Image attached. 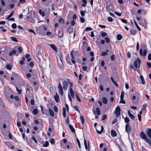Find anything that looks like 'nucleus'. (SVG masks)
I'll return each instance as SVG.
<instances>
[{
    "instance_id": "393cba45",
    "label": "nucleus",
    "mask_w": 151,
    "mask_h": 151,
    "mask_svg": "<svg viewBox=\"0 0 151 151\" xmlns=\"http://www.w3.org/2000/svg\"><path fill=\"white\" fill-rule=\"evenodd\" d=\"M69 126L70 129L71 130V131L73 132H75V129L73 126L70 124L69 125Z\"/></svg>"
},
{
    "instance_id": "13d9d810",
    "label": "nucleus",
    "mask_w": 151,
    "mask_h": 151,
    "mask_svg": "<svg viewBox=\"0 0 151 151\" xmlns=\"http://www.w3.org/2000/svg\"><path fill=\"white\" fill-rule=\"evenodd\" d=\"M106 32H103L101 33V36L103 37L106 36Z\"/></svg>"
},
{
    "instance_id": "f03ea898",
    "label": "nucleus",
    "mask_w": 151,
    "mask_h": 151,
    "mask_svg": "<svg viewBox=\"0 0 151 151\" xmlns=\"http://www.w3.org/2000/svg\"><path fill=\"white\" fill-rule=\"evenodd\" d=\"M58 88V91L59 92V94L60 95L63 96V92L62 86L60 82L59 83Z\"/></svg>"
},
{
    "instance_id": "0eeeda50",
    "label": "nucleus",
    "mask_w": 151,
    "mask_h": 151,
    "mask_svg": "<svg viewBox=\"0 0 151 151\" xmlns=\"http://www.w3.org/2000/svg\"><path fill=\"white\" fill-rule=\"evenodd\" d=\"M141 63V60L139 59V58H138L137 59L134 61V65L135 67L136 68H137L138 66L137 64L138 63L139 65L140 63Z\"/></svg>"
},
{
    "instance_id": "774afa93",
    "label": "nucleus",
    "mask_w": 151,
    "mask_h": 151,
    "mask_svg": "<svg viewBox=\"0 0 151 151\" xmlns=\"http://www.w3.org/2000/svg\"><path fill=\"white\" fill-rule=\"evenodd\" d=\"M148 59L149 60H151V54H150L148 55Z\"/></svg>"
},
{
    "instance_id": "9d476101",
    "label": "nucleus",
    "mask_w": 151,
    "mask_h": 151,
    "mask_svg": "<svg viewBox=\"0 0 151 151\" xmlns=\"http://www.w3.org/2000/svg\"><path fill=\"white\" fill-rule=\"evenodd\" d=\"M11 91L9 88H6L4 91V93L6 96H8L9 94L11 93Z\"/></svg>"
},
{
    "instance_id": "412c9836",
    "label": "nucleus",
    "mask_w": 151,
    "mask_h": 151,
    "mask_svg": "<svg viewBox=\"0 0 151 151\" xmlns=\"http://www.w3.org/2000/svg\"><path fill=\"white\" fill-rule=\"evenodd\" d=\"M39 13L42 16H44L45 15V13L44 11H42L41 9L39 10Z\"/></svg>"
},
{
    "instance_id": "864d4df0",
    "label": "nucleus",
    "mask_w": 151,
    "mask_h": 151,
    "mask_svg": "<svg viewBox=\"0 0 151 151\" xmlns=\"http://www.w3.org/2000/svg\"><path fill=\"white\" fill-rule=\"evenodd\" d=\"M105 40L106 42L109 43V42L110 40L108 37H106L105 38Z\"/></svg>"
},
{
    "instance_id": "72a5a7b5",
    "label": "nucleus",
    "mask_w": 151,
    "mask_h": 151,
    "mask_svg": "<svg viewBox=\"0 0 151 151\" xmlns=\"http://www.w3.org/2000/svg\"><path fill=\"white\" fill-rule=\"evenodd\" d=\"M49 144V142L47 141H46L45 144L43 145V146L44 147H47L48 146Z\"/></svg>"
},
{
    "instance_id": "dca6fc26",
    "label": "nucleus",
    "mask_w": 151,
    "mask_h": 151,
    "mask_svg": "<svg viewBox=\"0 0 151 151\" xmlns=\"http://www.w3.org/2000/svg\"><path fill=\"white\" fill-rule=\"evenodd\" d=\"M70 95L73 98H74L75 97L74 93L71 87L70 88Z\"/></svg>"
},
{
    "instance_id": "bb28decb",
    "label": "nucleus",
    "mask_w": 151,
    "mask_h": 151,
    "mask_svg": "<svg viewBox=\"0 0 151 151\" xmlns=\"http://www.w3.org/2000/svg\"><path fill=\"white\" fill-rule=\"evenodd\" d=\"M102 102L104 104H106L107 103V100L104 97L102 98Z\"/></svg>"
},
{
    "instance_id": "4c0bfd02",
    "label": "nucleus",
    "mask_w": 151,
    "mask_h": 151,
    "mask_svg": "<svg viewBox=\"0 0 151 151\" xmlns=\"http://www.w3.org/2000/svg\"><path fill=\"white\" fill-rule=\"evenodd\" d=\"M134 24L135 25V26H136V27H137V28L139 30H141V29L138 26V25H137V23L136 22V21H134Z\"/></svg>"
},
{
    "instance_id": "8fccbe9b",
    "label": "nucleus",
    "mask_w": 151,
    "mask_h": 151,
    "mask_svg": "<svg viewBox=\"0 0 151 151\" xmlns=\"http://www.w3.org/2000/svg\"><path fill=\"white\" fill-rule=\"evenodd\" d=\"M114 13L115 14L117 15L118 16H121V13H119L116 11H115Z\"/></svg>"
},
{
    "instance_id": "aec40b11",
    "label": "nucleus",
    "mask_w": 151,
    "mask_h": 151,
    "mask_svg": "<svg viewBox=\"0 0 151 151\" xmlns=\"http://www.w3.org/2000/svg\"><path fill=\"white\" fill-rule=\"evenodd\" d=\"M32 89V88L29 87L28 88H27L26 89V94L27 95H29V91H31Z\"/></svg>"
},
{
    "instance_id": "69168bd1",
    "label": "nucleus",
    "mask_w": 151,
    "mask_h": 151,
    "mask_svg": "<svg viewBox=\"0 0 151 151\" xmlns=\"http://www.w3.org/2000/svg\"><path fill=\"white\" fill-rule=\"evenodd\" d=\"M98 26L99 27H101V28H103V29L105 28V27H106V26L105 25H100V24L98 25Z\"/></svg>"
},
{
    "instance_id": "f3484780",
    "label": "nucleus",
    "mask_w": 151,
    "mask_h": 151,
    "mask_svg": "<svg viewBox=\"0 0 151 151\" xmlns=\"http://www.w3.org/2000/svg\"><path fill=\"white\" fill-rule=\"evenodd\" d=\"M17 51L15 50H13L9 52V55L10 56H12L13 55H14L16 54Z\"/></svg>"
},
{
    "instance_id": "3c124183",
    "label": "nucleus",
    "mask_w": 151,
    "mask_h": 151,
    "mask_svg": "<svg viewBox=\"0 0 151 151\" xmlns=\"http://www.w3.org/2000/svg\"><path fill=\"white\" fill-rule=\"evenodd\" d=\"M6 68L7 69H8L9 70H11L12 68L11 66L9 65H7L6 66Z\"/></svg>"
},
{
    "instance_id": "bf43d9fd",
    "label": "nucleus",
    "mask_w": 151,
    "mask_h": 151,
    "mask_svg": "<svg viewBox=\"0 0 151 151\" xmlns=\"http://www.w3.org/2000/svg\"><path fill=\"white\" fill-rule=\"evenodd\" d=\"M83 46H84L86 47L87 46L88 43L86 41H84L83 42Z\"/></svg>"
},
{
    "instance_id": "7ed1b4c3",
    "label": "nucleus",
    "mask_w": 151,
    "mask_h": 151,
    "mask_svg": "<svg viewBox=\"0 0 151 151\" xmlns=\"http://www.w3.org/2000/svg\"><path fill=\"white\" fill-rule=\"evenodd\" d=\"M121 111L120 108L119 106H118L116 108L114 113L115 114L116 117H118L120 115V112Z\"/></svg>"
},
{
    "instance_id": "e433bc0d",
    "label": "nucleus",
    "mask_w": 151,
    "mask_h": 151,
    "mask_svg": "<svg viewBox=\"0 0 151 151\" xmlns=\"http://www.w3.org/2000/svg\"><path fill=\"white\" fill-rule=\"evenodd\" d=\"M63 116L64 117H65L66 116V111L64 108H63Z\"/></svg>"
},
{
    "instance_id": "7c9ffc66",
    "label": "nucleus",
    "mask_w": 151,
    "mask_h": 151,
    "mask_svg": "<svg viewBox=\"0 0 151 151\" xmlns=\"http://www.w3.org/2000/svg\"><path fill=\"white\" fill-rule=\"evenodd\" d=\"M117 39L119 40H120L122 38V36L120 34H118L117 36Z\"/></svg>"
},
{
    "instance_id": "ea45409f",
    "label": "nucleus",
    "mask_w": 151,
    "mask_h": 151,
    "mask_svg": "<svg viewBox=\"0 0 151 151\" xmlns=\"http://www.w3.org/2000/svg\"><path fill=\"white\" fill-rule=\"evenodd\" d=\"M85 12H86L85 10H84V11H80L81 14V15L83 17L84 16L85 13Z\"/></svg>"
},
{
    "instance_id": "473e14b6",
    "label": "nucleus",
    "mask_w": 151,
    "mask_h": 151,
    "mask_svg": "<svg viewBox=\"0 0 151 151\" xmlns=\"http://www.w3.org/2000/svg\"><path fill=\"white\" fill-rule=\"evenodd\" d=\"M84 144L85 145V148L87 150L88 149V146L87 145L86 140V139H85L84 138Z\"/></svg>"
},
{
    "instance_id": "c03bdc74",
    "label": "nucleus",
    "mask_w": 151,
    "mask_h": 151,
    "mask_svg": "<svg viewBox=\"0 0 151 151\" xmlns=\"http://www.w3.org/2000/svg\"><path fill=\"white\" fill-rule=\"evenodd\" d=\"M107 19L108 21L110 22H112L113 21L112 18L110 17H109L107 18Z\"/></svg>"
},
{
    "instance_id": "f704fd0d",
    "label": "nucleus",
    "mask_w": 151,
    "mask_h": 151,
    "mask_svg": "<svg viewBox=\"0 0 151 151\" xmlns=\"http://www.w3.org/2000/svg\"><path fill=\"white\" fill-rule=\"evenodd\" d=\"M82 1L84 3L82 4L83 6H85L87 3V1L86 0H82Z\"/></svg>"
},
{
    "instance_id": "4468645a",
    "label": "nucleus",
    "mask_w": 151,
    "mask_h": 151,
    "mask_svg": "<svg viewBox=\"0 0 151 151\" xmlns=\"http://www.w3.org/2000/svg\"><path fill=\"white\" fill-rule=\"evenodd\" d=\"M32 139L35 142L33 144L35 146L37 145V141L35 139V137H34L32 136Z\"/></svg>"
},
{
    "instance_id": "ddd939ff",
    "label": "nucleus",
    "mask_w": 151,
    "mask_h": 151,
    "mask_svg": "<svg viewBox=\"0 0 151 151\" xmlns=\"http://www.w3.org/2000/svg\"><path fill=\"white\" fill-rule=\"evenodd\" d=\"M111 136L113 137L116 136V133L115 130H112L111 131Z\"/></svg>"
},
{
    "instance_id": "a211bd4d",
    "label": "nucleus",
    "mask_w": 151,
    "mask_h": 151,
    "mask_svg": "<svg viewBox=\"0 0 151 151\" xmlns=\"http://www.w3.org/2000/svg\"><path fill=\"white\" fill-rule=\"evenodd\" d=\"M140 79L142 83L143 84H145V81L143 76L142 75H140L139 76Z\"/></svg>"
},
{
    "instance_id": "cd10ccee",
    "label": "nucleus",
    "mask_w": 151,
    "mask_h": 151,
    "mask_svg": "<svg viewBox=\"0 0 151 151\" xmlns=\"http://www.w3.org/2000/svg\"><path fill=\"white\" fill-rule=\"evenodd\" d=\"M124 119L125 122L127 124H128L129 122L130 121V120L129 119V118L127 117L126 118H124Z\"/></svg>"
},
{
    "instance_id": "6e6d98bb",
    "label": "nucleus",
    "mask_w": 151,
    "mask_h": 151,
    "mask_svg": "<svg viewBox=\"0 0 151 151\" xmlns=\"http://www.w3.org/2000/svg\"><path fill=\"white\" fill-rule=\"evenodd\" d=\"M18 50L19 52H21L22 51V49L21 47H19L18 48Z\"/></svg>"
},
{
    "instance_id": "2f4dec72",
    "label": "nucleus",
    "mask_w": 151,
    "mask_h": 151,
    "mask_svg": "<svg viewBox=\"0 0 151 151\" xmlns=\"http://www.w3.org/2000/svg\"><path fill=\"white\" fill-rule=\"evenodd\" d=\"M38 110L37 109H34L33 111V113L35 115H36L37 114Z\"/></svg>"
},
{
    "instance_id": "a878e982",
    "label": "nucleus",
    "mask_w": 151,
    "mask_h": 151,
    "mask_svg": "<svg viewBox=\"0 0 151 151\" xmlns=\"http://www.w3.org/2000/svg\"><path fill=\"white\" fill-rule=\"evenodd\" d=\"M14 11L12 12L10 14L8 15V16L6 18V19H8L11 17H12Z\"/></svg>"
},
{
    "instance_id": "0e129e2a",
    "label": "nucleus",
    "mask_w": 151,
    "mask_h": 151,
    "mask_svg": "<svg viewBox=\"0 0 151 151\" xmlns=\"http://www.w3.org/2000/svg\"><path fill=\"white\" fill-rule=\"evenodd\" d=\"M105 63L104 60H102L101 62V66L102 67H104V65Z\"/></svg>"
},
{
    "instance_id": "37998d69",
    "label": "nucleus",
    "mask_w": 151,
    "mask_h": 151,
    "mask_svg": "<svg viewBox=\"0 0 151 151\" xmlns=\"http://www.w3.org/2000/svg\"><path fill=\"white\" fill-rule=\"evenodd\" d=\"M15 87L18 93L19 94H20L21 92V91L19 90L17 87L16 86Z\"/></svg>"
},
{
    "instance_id": "423d86ee",
    "label": "nucleus",
    "mask_w": 151,
    "mask_h": 151,
    "mask_svg": "<svg viewBox=\"0 0 151 151\" xmlns=\"http://www.w3.org/2000/svg\"><path fill=\"white\" fill-rule=\"evenodd\" d=\"M125 131L129 134L131 131V127L129 124H127L125 125Z\"/></svg>"
},
{
    "instance_id": "2eb2a0df",
    "label": "nucleus",
    "mask_w": 151,
    "mask_h": 151,
    "mask_svg": "<svg viewBox=\"0 0 151 151\" xmlns=\"http://www.w3.org/2000/svg\"><path fill=\"white\" fill-rule=\"evenodd\" d=\"M130 34L134 35L136 34L137 33V31L136 30L132 29L130 31Z\"/></svg>"
},
{
    "instance_id": "79ce46f5",
    "label": "nucleus",
    "mask_w": 151,
    "mask_h": 151,
    "mask_svg": "<svg viewBox=\"0 0 151 151\" xmlns=\"http://www.w3.org/2000/svg\"><path fill=\"white\" fill-rule=\"evenodd\" d=\"M80 20L81 21V23H84L85 21V19H84L83 18L81 17L80 18Z\"/></svg>"
},
{
    "instance_id": "c85d7f7f",
    "label": "nucleus",
    "mask_w": 151,
    "mask_h": 151,
    "mask_svg": "<svg viewBox=\"0 0 151 151\" xmlns=\"http://www.w3.org/2000/svg\"><path fill=\"white\" fill-rule=\"evenodd\" d=\"M10 38H11V39L14 42H17L18 41V40H17V39L14 37H11Z\"/></svg>"
},
{
    "instance_id": "5701e85b",
    "label": "nucleus",
    "mask_w": 151,
    "mask_h": 151,
    "mask_svg": "<svg viewBox=\"0 0 151 151\" xmlns=\"http://www.w3.org/2000/svg\"><path fill=\"white\" fill-rule=\"evenodd\" d=\"M50 46L55 51H57V48L55 45L52 44L50 45Z\"/></svg>"
},
{
    "instance_id": "6ab92c4d",
    "label": "nucleus",
    "mask_w": 151,
    "mask_h": 151,
    "mask_svg": "<svg viewBox=\"0 0 151 151\" xmlns=\"http://www.w3.org/2000/svg\"><path fill=\"white\" fill-rule=\"evenodd\" d=\"M49 111L50 115L52 116H54V112L51 109H49Z\"/></svg>"
},
{
    "instance_id": "338daca9",
    "label": "nucleus",
    "mask_w": 151,
    "mask_h": 151,
    "mask_svg": "<svg viewBox=\"0 0 151 151\" xmlns=\"http://www.w3.org/2000/svg\"><path fill=\"white\" fill-rule=\"evenodd\" d=\"M111 59L112 60H114L115 59V57L114 55H112L110 57Z\"/></svg>"
},
{
    "instance_id": "49530a36",
    "label": "nucleus",
    "mask_w": 151,
    "mask_h": 151,
    "mask_svg": "<svg viewBox=\"0 0 151 151\" xmlns=\"http://www.w3.org/2000/svg\"><path fill=\"white\" fill-rule=\"evenodd\" d=\"M58 22L60 23H64V21L62 18H60L58 21Z\"/></svg>"
},
{
    "instance_id": "20e7f679",
    "label": "nucleus",
    "mask_w": 151,
    "mask_h": 151,
    "mask_svg": "<svg viewBox=\"0 0 151 151\" xmlns=\"http://www.w3.org/2000/svg\"><path fill=\"white\" fill-rule=\"evenodd\" d=\"M63 87L64 90H66L68 85V82L65 80H63L62 82Z\"/></svg>"
},
{
    "instance_id": "a18cd8bd",
    "label": "nucleus",
    "mask_w": 151,
    "mask_h": 151,
    "mask_svg": "<svg viewBox=\"0 0 151 151\" xmlns=\"http://www.w3.org/2000/svg\"><path fill=\"white\" fill-rule=\"evenodd\" d=\"M124 92L123 91H122L120 95L121 99H123L124 98Z\"/></svg>"
},
{
    "instance_id": "6e6552de",
    "label": "nucleus",
    "mask_w": 151,
    "mask_h": 151,
    "mask_svg": "<svg viewBox=\"0 0 151 151\" xmlns=\"http://www.w3.org/2000/svg\"><path fill=\"white\" fill-rule=\"evenodd\" d=\"M139 136L141 138L145 140L147 138V137L146 135L143 131L141 132L139 134Z\"/></svg>"
},
{
    "instance_id": "4be33fe9",
    "label": "nucleus",
    "mask_w": 151,
    "mask_h": 151,
    "mask_svg": "<svg viewBox=\"0 0 151 151\" xmlns=\"http://www.w3.org/2000/svg\"><path fill=\"white\" fill-rule=\"evenodd\" d=\"M54 98L55 100L57 102H58V101H59V96L57 94H56V95H55L54 96Z\"/></svg>"
},
{
    "instance_id": "9b49d317",
    "label": "nucleus",
    "mask_w": 151,
    "mask_h": 151,
    "mask_svg": "<svg viewBox=\"0 0 151 151\" xmlns=\"http://www.w3.org/2000/svg\"><path fill=\"white\" fill-rule=\"evenodd\" d=\"M146 133L148 137L151 139V129H148V130L146 131Z\"/></svg>"
},
{
    "instance_id": "052dcab7",
    "label": "nucleus",
    "mask_w": 151,
    "mask_h": 151,
    "mask_svg": "<svg viewBox=\"0 0 151 151\" xmlns=\"http://www.w3.org/2000/svg\"><path fill=\"white\" fill-rule=\"evenodd\" d=\"M145 140L149 144L151 142V140L147 138Z\"/></svg>"
},
{
    "instance_id": "4d7b16f0",
    "label": "nucleus",
    "mask_w": 151,
    "mask_h": 151,
    "mask_svg": "<svg viewBox=\"0 0 151 151\" xmlns=\"http://www.w3.org/2000/svg\"><path fill=\"white\" fill-rule=\"evenodd\" d=\"M107 54H108L106 52H102L101 55L102 56H105V55H107Z\"/></svg>"
},
{
    "instance_id": "5fc2aeb1",
    "label": "nucleus",
    "mask_w": 151,
    "mask_h": 151,
    "mask_svg": "<svg viewBox=\"0 0 151 151\" xmlns=\"http://www.w3.org/2000/svg\"><path fill=\"white\" fill-rule=\"evenodd\" d=\"M147 65L148 68H150L151 67V63L150 62L147 63Z\"/></svg>"
},
{
    "instance_id": "e2e57ef3",
    "label": "nucleus",
    "mask_w": 151,
    "mask_h": 151,
    "mask_svg": "<svg viewBox=\"0 0 151 151\" xmlns=\"http://www.w3.org/2000/svg\"><path fill=\"white\" fill-rule=\"evenodd\" d=\"M34 100L33 99H31L30 101L31 104L32 105H33L34 104Z\"/></svg>"
},
{
    "instance_id": "39448f33",
    "label": "nucleus",
    "mask_w": 151,
    "mask_h": 151,
    "mask_svg": "<svg viewBox=\"0 0 151 151\" xmlns=\"http://www.w3.org/2000/svg\"><path fill=\"white\" fill-rule=\"evenodd\" d=\"M98 128L101 129L100 130H99L97 129L96 128V131L99 134H101L103 132L104 128L103 126L101 125H98L97 126Z\"/></svg>"
},
{
    "instance_id": "58836bf2",
    "label": "nucleus",
    "mask_w": 151,
    "mask_h": 151,
    "mask_svg": "<svg viewBox=\"0 0 151 151\" xmlns=\"http://www.w3.org/2000/svg\"><path fill=\"white\" fill-rule=\"evenodd\" d=\"M76 141L78 143V146L79 148H81V145H80V143L79 140L77 138H76Z\"/></svg>"
},
{
    "instance_id": "f257e3e1",
    "label": "nucleus",
    "mask_w": 151,
    "mask_h": 151,
    "mask_svg": "<svg viewBox=\"0 0 151 151\" xmlns=\"http://www.w3.org/2000/svg\"><path fill=\"white\" fill-rule=\"evenodd\" d=\"M147 52V50L146 49V47L145 45H143L141 48L139 50V53L141 55H142L145 56Z\"/></svg>"
},
{
    "instance_id": "680f3d73",
    "label": "nucleus",
    "mask_w": 151,
    "mask_h": 151,
    "mask_svg": "<svg viewBox=\"0 0 151 151\" xmlns=\"http://www.w3.org/2000/svg\"><path fill=\"white\" fill-rule=\"evenodd\" d=\"M76 99H77V100L79 101H81V100L80 99V98H79L78 95L77 94H76Z\"/></svg>"
},
{
    "instance_id": "f8f14e48",
    "label": "nucleus",
    "mask_w": 151,
    "mask_h": 151,
    "mask_svg": "<svg viewBox=\"0 0 151 151\" xmlns=\"http://www.w3.org/2000/svg\"><path fill=\"white\" fill-rule=\"evenodd\" d=\"M128 116L130 117V118L132 119H134L135 117L130 112V111L129 110H128Z\"/></svg>"
},
{
    "instance_id": "b1692460",
    "label": "nucleus",
    "mask_w": 151,
    "mask_h": 151,
    "mask_svg": "<svg viewBox=\"0 0 151 151\" xmlns=\"http://www.w3.org/2000/svg\"><path fill=\"white\" fill-rule=\"evenodd\" d=\"M111 79L112 82L114 84V85L117 87H118V85L117 83L114 81L113 77H111Z\"/></svg>"
},
{
    "instance_id": "de8ad7c7",
    "label": "nucleus",
    "mask_w": 151,
    "mask_h": 151,
    "mask_svg": "<svg viewBox=\"0 0 151 151\" xmlns=\"http://www.w3.org/2000/svg\"><path fill=\"white\" fill-rule=\"evenodd\" d=\"M97 7H96L94 9L98 13H99L101 12V10L100 9H97Z\"/></svg>"
},
{
    "instance_id": "c9c22d12",
    "label": "nucleus",
    "mask_w": 151,
    "mask_h": 151,
    "mask_svg": "<svg viewBox=\"0 0 151 151\" xmlns=\"http://www.w3.org/2000/svg\"><path fill=\"white\" fill-rule=\"evenodd\" d=\"M147 106V104H143L142 106V110H144L145 109L146 107Z\"/></svg>"
},
{
    "instance_id": "c756f323",
    "label": "nucleus",
    "mask_w": 151,
    "mask_h": 151,
    "mask_svg": "<svg viewBox=\"0 0 151 151\" xmlns=\"http://www.w3.org/2000/svg\"><path fill=\"white\" fill-rule=\"evenodd\" d=\"M96 112L97 114L98 115H99L100 114V111L99 107H97L96 108Z\"/></svg>"
},
{
    "instance_id": "a19ab883",
    "label": "nucleus",
    "mask_w": 151,
    "mask_h": 151,
    "mask_svg": "<svg viewBox=\"0 0 151 151\" xmlns=\"http://www.w3.org/2000/svg\"><path fill=\"white\" fill-rule=\"evenodd\" d=\"M80 119L81 121V123L82 124H83L84 122V121L83 118L82 116H81Z\"/></svg>"
},
{
    "instance_id": "603ef678",
    "label": "nucleus",
    "mask_w": 151,
    "mask_h": 151,
    "mask_svg": "<svg viewBox=\"0 0 151 151\" xmlns=\"http://www.w3.org/2000/svg\"><path fill=\"white\" fill-rule=\"evenodd\" d=\"M119 103L125 104L126 102H125V101L124 100H123V99H121V100L119 101Z\"/></svg>"
},
{
    "instance_id": "1a4fd4ad",
    "label": "nucleus",
    "mask_w": 151,
    "mask_h": 151,
    "mask_svg": "<svg viewBox=\"0 0 151 151\" xmlns=\"http://www.w3.org/2000/svg\"><path fill=\"white\" fill-rule=\"evenodd\" d=\"M27 19L28 21L32 23H34L35 20L31 16H28L27 17Z\"/></svg>"
},
{
    "instance_id": "09e8293b",
    "label": "nucleus",
    "mask_w": 151,
    "mask_h": 151,
    "mask_svg": "<svg viewBox=\"0 0 151 151\" xmlns=\"http://www.w3.org/2000/svg\"><path fill=\"white\" fill-rule=\"evenodd\" d=\"M12 27L13 29H15L17 28V26L16 24L14 23L12 25Z\"/></svg>"
}]
</instances>
